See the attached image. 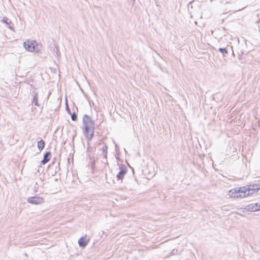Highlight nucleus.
Instances as JSON below:
<instances>
[{
    "instance_id": "nucleus-1",
    "label": "nucleus",
    "mask_w": 260,
    "mask_h": 260,
    "mask_svg": "<svg viewBox=\"0 0 260 260\" xmlns=\"http://www.w3.org/2000/svg\"><path fill=\"white\" fill-rule=\"evenodd\" d=\"M260 188L257 185H249L241 187H235L230 189L228 196L232 198H244L257 192Z\"/></svg>"
},
{
    "instance_id": "nucleus-2",
    "label": "nucleus",
    "mask_w": 260,
    "mask_h": 260,
    "mask_svg": "<svg viewBox=\"0 0 260 260\" xmlns=\"http://www.w3.org/2000/svg\"><path fill=\"white\" fill-rule=\"evenodd\" d=\"M83 122L86 138L88 140H91L94 134V122L91 117L86 114L83 117Z\"/></svg>"
},
{
    "instance_id": "nucleus-3",
    "label": "nucleus",
    "mask_w": 260,
    "mask_h": 260,
    "mask_svg": "<svg viewBox=\"0 0 260 260\" xmlns=\"http://www.w3.org/2000/svg\"><path fill=\"white\" fill-rule=\"evenodd\" d=\"M23 46L25 50L30 52H40L42 48L41 44L34 40H26L24 42Z\"/></svg>"
},
{
    "instance_id": "nucleus-4",
    "label": "nucleus",
    "mask_w": 260,
    "mask_h": 260,
    "mask_svg": "<svg viewBox=\"0 0 260 260\" xmlns=\"http://www.w3.org/2000/svg\"><path fill=\"white\" fill-rule=\"evenodd\" d=\"M27 201L28 203L34 204V205H40L44 202V199L42 197L35 196L29 197L27 199Z\"/></svg>"
},
{
    "instance_id": "nucleus-5",
    "label": "nucleus",
    "mask_w": 260,
    "mask_h": 260,
    "mask_svg": "<svg viewBox=\"0 0 260 260\" xmlns=\"http://www.w3.org/2000/svg\"><path fill=\"white\" fill-rule=\"evenodd\" d=\"M144 172L145 174L147 175L148 178L152 177L155 174L153 166L151 165H148Z\"/></svg>"
},
{
    "instance_id": "nucleus-6",
    "label": "nucleus",
    "mask_w": 260,
    "mask_h": 260,
    "mask_svg": "<svg viewBox=\"0 0 260 260\" xmlns=\"http://www.w3.org/2000/svg\"><path fill=\"white\" fill-rule=\"evenodd\" d=\"M120 171L117 175L118 180H122L126 173V168L123 165L119 166Z\"/></svg>"
},
{
    "instance_id": "nucleus-7",
    "label": "nucleus",
    "mask_w": 260,
    "mask_h": 260,
    "mask_svg": "<svg viewBox=\"0 0 260 260\" xmlns=\"http://www.w3.org/2000/svg\"><path fill=\"white\" fill-rule=\"evenodd\" d=\"M257 205L256 203L251 204L246 206L245 209L248 211L254 212L257 211Z\"/></svg>"
},
{
    "instance_id": "nucleus-8",
    "label": "nucleus",
    "mask_w": 260,
    "mask_h": 260,
    "mask_svg": "<svg viewBox=\"0 0 260 260\" xmlns=\"http://www.w3.org/2000/svg\"><path fill=\"white\" fill-rule=\"evenodd\" d=\"M51 153L50 152H46L44 155L43 160L41 162L44 165L47 163L50 159Z\"/></svg>"
},
{
    "instance_id": "nucleus-9",
    "label": "nucleus",
    "mask_w": 260,
    "mask_h": 260,
    "mask_svg": "<svg viewBox=\"0 0 260 260\" xmlns=\"http://www.w3.org/2000/svg\"><path fill=\"white\" fill-rule=\"evenodd\" d=\"M88 243V241L85 240L83 237L80 238L78 240V244L81 247H85Z\"/></svg>"
},
{
    "instance_id": "nucleus-10",
    "label": "nucleus",
    "mask_w": 260,
    "mask_h": 260,
    "mask_svg": "<svg viewBox=\"0 0 260 260\" xmlns=\"http://www.w3.org/2000/svg\"><path fill=\"white\" fill-rule=\"evenodd\" d=\"M32 103H34V105L37 107L40 106L38 103V94L37 92L35 93L34 95Z\"/></svg>"
},
{
    "instance_id": "nucleus-11",
    "label": "nucleus",
    "mask_w": 260,
    "mask_h": 260,
    "mask_svg": "<svg viewBox=\"0 0 260 260\" xmlns=\"http://www.w3.org/2000/svg\"><path fill=\"white\" fill-rule=\"evenodd\" d=\"M37 147L38 149L41 150L44 147V142L43 140H41L38 142Z\"/></svg>"
},
{
    "instance_id": "nucleus-12",
    "label": "nucleus",
    "mask_w": 260,
    "mask_h": 260,
    "mask_svg": "<svg viewBox=\"0 0 260 260\" xmlns=\"http://www.w3.org/2000/svg\"><path fill=\"white\" fill-rule=\"evenodd\" d=\"M107 150H108V147L105 144L103 148H102V151H103V153L104 154V157L105 158H107Z\"/></svg>"
},
{
    "instance_id": "nucleus-13",
    "label": "nucleus",
    "mask_w": 260,
    "mask_h": 260,
    "mask_svg": "<svg viewBox=\"0 0 260 260\" xmlns=\"http://www.w3.org/2000/svg\"><path fill=\"white\" fill-rule=\"evenodd\" d=\"M219 51L222 53L224 55L228 54V51L225 48H220Z\"/></svg>"
},
{
    "instance_id": "nucleus-14",
    "label": "nucleus",
    "mask_w": 260,
    "mask_h": 260,
    "mask_svg": "<svg viewBox=\"0 0 260 260\" xmlns=\"http://www.w3.org/2000/svg\"><path fill=\"white\" fill-rule=\"evenodd\" d=\"M8 19L6 17H4L3 18V20H2V21L4 22V23H6L7 24H9L11 21L10 20L9 21H8Z\"/></svg>"
},
{
    "instance_id": "nucleus-15",
    "label": "nucleus",
    "mask_w": 260,
    "mask_h": 260,
    "mask_svg": "<svg viewBox=\"0 0 260 260\" xmlns=\"http://www.w3.org/2000/svg\"><path fill=\"white\" fill-rule=\"evenodd\" d=\"M77 115L76 114H75V113H74L72 114V119L73 120V121H75L77 119Z\"/></svg>"
},
{
    "instance_id": "nucleus-16",
    "label": "nucleus",
    "mask_w": 260,
    "mask_h": 260,
    "mask_svg": "<svg viewBox=\"0 0 260 260\" xmlns=\"http://www.w3.org/2000/svg\"><path fill=\"white\" fill-rule=\"evenodd\" d=\"M257 205V208H258L257 211L260 210V203H256Z\"/></svg>"
},
{
    "instance_id": "nucleus-17",
    "label": "nucleus",
    "mask_w": 260,
    "mask_h": 260,
    "mask_svg": "<svg viewBox=\"0 0 260 260\" xmlns=\"http://www.w3.org/2000/svg\"><path fill=\"white\" fill-rule=\"evenodd\" d=\"M9 28L10 29H11V30H14L13 28L11 26L9 25Z\"/></svg>"
}]
</instances>
